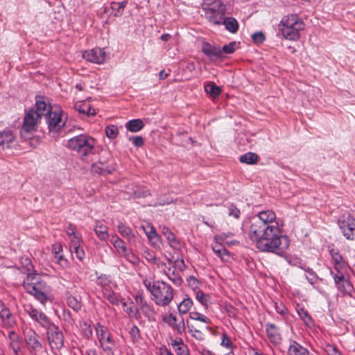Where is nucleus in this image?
I'll list each match as a JSON object with an SVG mask.
<instances>
[{
  "instance_id": "obj_1",
  "label": "nucleus",
  "mask_w": 355,
  "mask_h": 355,
  "mask_svg": "<svg viewBox=\"0 0 355 355\" xmlns=\"http://www.w3.org/2000/svg\"><path fill=\"white\" fill-rule=\"evenodd\" d=\"M282 226L272 210H263L250 220L248 236L259 250L281 256L290 245L289 238L281 234Z\"/></svg>"
},
{
  "instance_id": "obj_2",
  "label": "nucleus",
  "mask_w": 355,
  "mask_h": 355,
  "mask_svg": "<svg viewBox=\"0 0 355 355\" xmlns=\"http://www.w3.org/2000/svg\"><path fill=\"white\" fill-rule=\"evenodd\" d=\"M143 284L151 294V299L159 306L169 305L174 298V290L171 286L164 281H151L148 278L143 279Z\"/></svg>"
},
{
  "instance_id": "obj_3",
  "label": "nucleus",
  "mask_w": 355,
  "mask_h": 355,
  "mask_svg": "<svg viewBox=\"0 0 355 355\" xmlns=\"http://www.w3.org/2000/svg\"><path fill=\"white\" fill-rule=\"evenodd\" d=\"M23 286L27 293L42 304H44L49 300L51 288L37 274L28 273L24 280Z\"/></svg>"
},
{
  "instance_id": "obj_4",
  "label": "nucleus",
  "mask_w": 355,
  "mask_h": 355,
  "mask_svg": "<svg viewBox=\"0 0 355 355\" xmlns=\"http://www.w3.org/2000/svg\"><path fill=\"white\" fill-rule=\"evenodd\" d=\"M279 28L285 39L297 41L300 37V32L304 29V24L297 15H291L282 18Z\"/></svg>"
},
{
  "instance_id": "obj_5",
  "label": "nucleus",
  "mask_w": 355,
  "mask_h": 355,
  "mask_svg": "<svg viewBox=\"0 0 355 355\" xmlns=\"http://www.w3.org/2000/svg\"><path fill=\"white\" fill-rule=\"evenodd\" d=\"M95 139L88 135L81 134L68 140L67 147L77 153L82 159L92 154L94 150Z\"/></svg>"
},
{
  "instance_id": "obj_6",
  "label": "nucleus",
  "mask_w": 355,
  "mask_h": 355,
  "mask_svg": "<svg viewBox=\"0 0 355 355\" xmlns=\"http://www.w3.org/2000/svg\"><path fill=\"white\" fill-rule=\"evenodd\" d=\"M202 9L205 12V18L213 24L220 25L223 19L226 6L220 0H204Z\"/></svg>"
},
{
  "instance_id": "obj_7",
  "label": "nucleus",
  "mask_w": 355,
  "mask_h": 355,
  "mask_svg": "<svg viewBox=\"0 0 355 355\" xmlns=\"http://www.w3.org/2000/svg\"><path fill=\"white\" fill-rule=\"evenodd\" d=\"M96 336L100 343V346L107 355H113V349L115 347L114 340L112 339L111 333L107 328L97 322L94 327Z\"/></svg>"
},
{
  "instance_id": "obj_8",
  "label": "nucleus",
  "mask_w": 355,
  "mask_h": 355,
  "mask_svg": "<svg viewBox=\"0 0 355 355\" xmlns=\"http://www.w3.org/2000/svg\"><path fill=\"white\" fill-rule=\"evenodd\" d=\"M46 119L50 131L58 130L65 125L66 119L64 118L63 111L57 105H53L52 108L49 109Z\"/></svg>"
},
{
  "instance_id": "obj_9",
  "label": "nucleus",
  "mask_w": 355,
  "mask_h": 355,
  "mask_svg": "<svg viewBox=\"0 0 355 355\" xmlns=\"http://www.w3.org/2000/svg\"><path fill=\"white\" fill-rule=\"evenodd\" d=\"M41 117L35 110L30 109L25 112L21 134L32 133L37 130Z\"/></svg>"
},
{
  "instance_id": "obj_10",
  "label": "nucleus",
  "mask_w": 355,
  "mask_h": 355,
  "mask_svg": "<svg viewBox=\"0 0 355 355\" xmlns=\"http://www.w3.org/2000/svg\"><path fill=\"white\" fill-rule=\"evenodd\" d=\"M47 338L52 349H60L64 345V336L59 327L52 323L46 328Z\"/></svg>"
},
{
  "instance_id": "obj_11",
  "label": "nucleus",
  "mask_w": 355,
  "mask_h": 355,
  "mask_svg": "<svg viewBox=\"0 0 355 355\" xmlns=\"http://www.w3.org/2000/svg\"><path fill=\"white\" fill-rule=\"evenodd\" d=\"M24 310L34 322H37L44 329L49 327L52 324L44 313L34 308L31 304L24 305Z\"/></svg>"
},
{
  "instance_id": "obj_12",
  "label": "nucleus",
  "mask_w": 355,
  "mask_h": 355,
  "mask_svg": "<svg viewBox=\"0 0 355 355\" xmlns=\"http://www.w3.org/2000/svg\"><path fill=\"white\" fill-rule=\"evenodd\" d=\"M339 227L343 235L347 240L353 241L355 239V218L351 215L342 216L338 220Z\"/></svg>"
},
{
  "instance_id": "obj_13",
  "label": "nucleus",
  "mask_w": 355,
  "mask_h": 355,
  "mask_svg": "<svg viewBox=\"0 0 355 355\" xmlns=\"http://www.w3.org/2000/svg\"><path fill=\"white\" fill-rule=\"evenodd\" d=\"M330 274L334 278L335 285L338 290L344 294L351 295L354 291V287L349 280L345 276L344 271L336 272L330 270Z\"/></svg>"
},
{
  "instance_id": "obj_14",
  "label": "nucleus",
  "mask_w": 355,
  "mask_h": 355,
  "mask_svg": "<svg viewBox=\"0 0 355 355\" xmlns=\"http://www.w3.org/2000/svg\"><path fill=\"white\" fill-rule=\"evenodd\" d=\"M163 322L166 323L177 334L182 335L186 331V324L183 318H178L173 313L165 315L162 318Z\"/></svg>"
},
{
  "instance_id": "obj_15",
  "label": "nucleus",
  "mask_w": 355,
  "mask_h": 355,
  "mask_svg": "<svg viewBox=\"0 0 355 355\" xmlns=\"http://www.w3.org/2000/svg\"><path fill=\"white\" fill-rule=\"evenodd\" d=\"M329 253L334 262V268L331 270L339 272L345 271L348 268L347 263L344 260L338 249L332 248L329 250Z\"/></svg>"
},
{
  "instance_id": "obj_16",
  "label": "nucleus",
  "mask_w": 355,
  "mask_h": 355,
  "mask_svg": "<svg viewBox=\"0 0 355 355\" xmlns=\"http://www.w3.org/2000/svg\"><path fill=\"white\" fill-rule=\"evenodd\" d=\"M83 57L91 62L101 64L105 60V53L103 49L96 48L85 51Z\"/></svg>"
},
{
  "instance_id": "obj_17",
  "label": "nucleus",
  "mask_w": 355,
  "mask_h": 355,
  "mask_svg": "<svg viewBox=\"0 0 355 355\" xmlns=\"http://www.w3.org/2000/svg\"><path fill=\"white\" fill-rule=\"evenodd\" d=\"M202 52L210 60H218L223 58V51L218 46L211 45L209 43L204 42L201 48Z\"/></svg>"
},
{
  "instance_id": "obj_18",
  "label": "nucleus",
  "mask_w": 355,
  "mask_h": 355,
  "mask_svg": "<svg viewBox=\"0 0 355 355\" xmlns=\"http://www.w3.org/2000/svg\"><path fill=\"white\" fill-rule=\"evenodd\" d=\"M266 332L269 340L273 345H279L282 341V336L279 328L274 324H266Z\"/></svg>"
},
{
  "instance_id": "obj_19",
  "label": "nucleus",
  "mask_w": 355,
  "mask_h": 355,
  "mask_svg": "<svg viewBox=\"0 0 355 355\" xmlns=\"http://www.w3.org/2000/svg\"><path fill=\"white\" fill-rule=\"evenodd\" d=\"M35 107L36 110H35V112H37L40 116L42 117V116H46L48 114L49 109L52 108L53 105L46 102L44 96H36Z\"/></svg>"
},
{
  "instance_id": "obj_20",
  "label": "nucleus",
  "mask_w": 355,
  "mask_h": 355,
  "mask_svg": "<svg viewBox=\"0 0 355 355\" xmlns=\"http://www.w3.org/2000/svg\"><path fill=\"white\" fill-rule=\"evenodd\" d=\"M288 355H313L309 351L296 342L295 340H291L288 347Z\"/></svg>"
},
{
  "instance_id": "obj_21",
  "label": "nucleus",
  "mask_w": 355,
  "mask_h": 355,
  "mask_svg": "<svg viewBox=\"0 0 355 355\" xmlns=\"http://www.w3.org/2000/svg\"><path fill=\"white\" fill-rule=\"evenodd\" d=\"M74 109L80 113L86 114L87 116H94L96 114V111L92 108L89 102L87 101H78L74 104Z\"/></svg>"
},
{
  "instance_id": "obj_22",
  "label": "nucleus",
  "mask_w": 355,
  "mask_h": 355,
  "mask_svg": "<svg viewBox=\"0 0 355 355\" xmlns=\"http://www.w3.org/2000/svg\"><path fill=\"white\" fill-rule=\"evenodd\" d=\"M94 230L96 236L102 241H107L109 239L108 228L103 221L96 222Z\"/></svg>"
},
{
  "instance_id": "obj_23",
  "label": "nucleus",
  "mask_w": 355,
  "mask_h": 355,
  "mask_svg": "<svg viewBox=\"0 0 355 355\" xmlns=\"http://www.w3.org/2000/svg\"><path fill=\"white\" fill-rule=\"evenodd\" d=\"M171 345L177 355H189V349L182 338L172 340Z\"/></svg>"
},
{
  "instance_id": "obj_24",
  "label": "nucleus",
  "mask_w": 355,
  "mask_h": 355,
  "mask_svg": "<svg viewBox=\"0 0 355 355\" xmlns=\"http://www.w3.org/2000/svg\"><path fill=\"white\" fill-rule=\"evenodd\" d=\"M15 139V135L12 130L6 128L0 132V146H6L9 147V144L12 143Z\"/></svg>"
},
{
  "instance_id": "obj_25",
  "label": "nucleus",
  "mask_w": 355,
  "mask_h": 355,
  "mask_svg": "<svg viewBox=\"0 0 355 355\" xmlns=\"http://www.w3.org/2000/svg\"><path fill=\"white\" fill-rule=\"evenodd\" d=\"M117 230L119 234L128 240L129 243L134 242L135 240V235L132 230L124 225L123 223H119L117 225Z\"/></svg>"
},
{
  "instance_id": "obj_26",
  "label": "nucleus",
  "mask_w": 355,
  "mask_h": 355,
  "mask_svg": "<svg viewBox=\"0 0 355 355\" xmlns=\"http://www.w3.org/2000/svg\"><path fill=\"white\" fill-rule=\"evenodd\" d=\"M127 4V1H123L120 2H111L110 5V8L112 10L110 15L115 17H121L123 15Z\"/></svg>"
},
{
  "instance_id": "obj_27",
  "label": "nucleus",
  "mask_w": 355,
  "mask_h": 355,
  "mask_svg": "<svg viewBox=\"0 0 355 355\" xmlns=\"http://www.w3.org/2000/svg\"><path fill=\"white\" fill-rule=\"evenodd\" d=\"M26 342L28 347L34 351L42 348V344L37 339V335L35 331H31L26 336Z\"/></svg>"
},
{
  "instance_id": "obj_28",
  "label": "nucleus",
  "mask_w": 355,
  "mask_h": 355,
  "mask_svg": "<svg viewBox=\"0 0 355 355\" xmlns=\"http://www.w3.org/2000/svg\"><path fill=\"white\" fill-rule=\"evenodd\" d=\"M211 248L215 254L222 260L227 261L229 258L228 251L223 246L222 243L214 241L211 244Z\"/></svg>"
},
{
  "instance_id": "obj_29",
  "label": "nucleus",
  "mask_w": 355,
  "mask_h": 355,
  "mask_svg": "<svg viewBox=\"0 0 355 355\" xmlns=\"http://www.w3.org/2000/svg\"><path fill=\"white\" fill-rule=\"evenodd\" d=\"M0 318L3 322L9 326L15 323L10 311L1 302H0Z\"/></svg>"
},
{
  "instance_id": "obj_30",
  "label": "nucleus",
  "mask_w": 355,
  "mask_h": 355,
  "mask_svg": "<svg viewBox=\"0 0 355 355\" xmlns=\"http://www.w3.org/2000/svg\"><path fill=\"white\" fill-rule=\"evenodd\" d=\"M162 233L168 240L170 246L174 249L179 247L180 243L175 235L166 226L162 228Z\"/></svg>"
},
{
  "instance_id": "obj_31",
  "label": "nucleus",
  "mask_w": 355,
  "mask_h": 355,
  "mask_svg": "<svg viewBox=\"0 0 355 355\" xmlns=\"http://www.w3.org/2000/svg\"><path fill=\"white\" fill-rule=\"evenodd\" d=\"M110 242L116 250L117 253L121 256L127 250V248L125 245L124 241L121 239L117 235H112L110 239Z\"/></svg>"
},
{
  "instance_id": "obj_32",
  "label": "nucleus",
  "mask_w": 355,
  "mask_h": 355,
  "mask_svg": "<svg viewBox=\"0 0 355 355\" xmlns=\"http://www.w3.org/2000/svg\"><path fill=\"white\" fill-rule=\"evenodd\" d=\"M225 25V28L232 33H236L239 30V23L234 17L223 18L222 24Z\"/></svg>"
},
{
  "instance_id": "obj_33",
  "label": "nucleus",
  "mask_w": 355,
  "mask_h": 355,
  "mask_svg": "<svg viewBox=\"0 0 355 355\" xmlns=\"http://www.w3.org/2000/svg\"><path fill=\"white\" fill-rule=\"evenodd\" d=\"M297 313L306 326L310 327L313 325V319L306 309L297 305Z\"/></svg>"
},
{
  "instance_id": "obj_34",
  "label": "nucleus",
  "mask_w": 355,
  "mask_h": 355,
  "mask_svg": "<svg viewBox=\"0 0 355 355\" xmlns=\"http://www.w3.org/2000/svg\"><path fill=\"white\" fill-rule=\"evenodd\" d=\"M144 126V122L139 119H132L125 123V128L132 132L141 130Z\"/></svg>"
},
{
  "instance_id": "obj_35",
  "label": "nucleus",
  "mask_w": 355,
  "mask_h": 355,
  "mask_svg": "<svg viewBox=\"0 0 355 355\" xmlns=\"http://www.w3.org/2000/svg\"><path fill=\"white\" fill-rule=\"evenodd\" d=\"M144 230L150 242L155 245L157 242L159 241L160 237L157 234L154 227L150 225H148L146 227H144Z\"/></svg>"
},
{
  "instance_id": "obj_36",
  "label": "nucleus",
  "mask_w": 355,
  "mask_h": 355,
  "mask_svg": "<svg viewBox=\"0 0 355 355\" xmlns=\"http://www.w3.org/2000/svg\"><path fill=\"white\" fill-rule=\"evenodd\" d=\"M103 295L104 297L107 299L112 304L118 306L120 304L121 300L118 295L112 290H103Z\"/></svg>"
},
{
  "instance_id": "obj_37",
  "label": "nucleus",
  "mask_w": 355,
  "mask_h": 355,
  "mask_svg": "<svg viewBox=\"0 0 355 355\" xmlns=\"http://www.w3.org/2000/svg\"><path fill=\"white\" fill-rule=\"evenodd\" d=\"M193 306V300L189 297L184 298L178 305V310L180 314L187 313Z\"/></svg>"
},
{
  "instance_id": "obj_38",
  "label": "nucleus",
  "mask_w": 355,
  "mask_h": 355,
  "mask_svg": "<svg viewBox=\"0 0 355 355\" xmlns=\"http://www.w3.org/2000/svg\"><path fill=\"white\" fill-rule=\"evenodd\" d=\"M196 299L203 306L207 309L210 302V295L203 293L202 291H197L195 293Z\"/></svg>"
},
{
  "instance_id": "obj_39",
  "label": "nucleus",
  "mask_w": 355,
  "mask_h": 355,
  "mask_svg": "<svg viewBox=\"0 0 355 355\" xmlns=\"http://www.w3.org/2000/svg\"><path fill=\"white\" fill-rule=\"evenodd\" d=\"M168 278L176 286H180L182 283V279L179 272L175 270L168 268V272H166Z\"/></svg>"
},
{
  "instance_id": "obj_40",
  "label": "nucleus",
  "mask_w": 355,
  "mask_h": 355,
  "mask_svg": "<svg viewBox=\"0 0 355 355\" xmlns=\"http://www.w3.org/2000/svg\"><path fill=\"white\" fill-rule=\"evenodd\" d=\"M8 338L10 340V346L12 349L15 354H17L18 350L19 349V343L17 334L11 331L8 333Z\"/></svg>"
},
{
  "instance_id": "obj_41",
  "label": "nucleus",
  "mask_w": 355,
  "mask_h": 355,
  "mask_svg": "<svg viewBox=\"0 0 355 355\" xmlns=\"http://www.w3.org/2000/svg\"><path fill=\"white\" fill-rule=\"evenodd\" d=\"M258 158L259 157L256 153L249 152L241 155L239 161L247 164H254L257 163Z\"/></svg>"
},
{
  "instance_id": "obj_42",
  "label": "nucleus",
  "mask_w": 355,
  "mask_h": 355,
  "mask_svg": "<svg viewBox=\"0 0 355 355\" xmlns=\"http://www.w3.org/2000/svg\"><path fill=\"white\" fill-rule=\"evenodd\" d=\"M205 91L214 98L219 96L221 93V89L214 83H210L205 85Z\"/></svg>"
},
{
  "instance_id": "obj_43",
  "label": "nucleus",
  "mask_w": 355,
  "mask_h": 355,
  "mask_svg": "<svg viewBox=\"0 0 355 355\" xmlns=\"http://www.w3.org/2000/svg\"><path fill=\"white\" fill-rule=\"evenodd\" d=\"M189 318L191 320L200 321L207 324L211 323V320L208 317L197 311L190 312Z\"/></svg>"
},
{
  "instance_id": "obj_44",
  "label": "nucleus",
  "mask_w": 355,
  "mask_h": 355,
  "mask_svg": "<svg viewBox=\"0 0 355 355\" xmlns=\"http://www.w3.org/2000/svg\"><path fill=\"white\" fill-rule=\"evenodd\" d=\"M110 283L111 280L110 277L105 275H101L97 278L96 284L102 288V291L105 289H110Z\"/></svg>"
},
{
  "instance_id": "obj_45",
  "label": "nucleus",
  "mask_w": 355,
  "mask_h": 355,
  "mask_svg": "<svg viewBox=\"0 0 355 355\" xmlns=\"http://www.w3.org/2000/svg\"><path fill=\"white\" fill-rule=\"evenodd\" d=\"M91 170L92 173L97 174H105L110 173V170L104 167V164L102 162L93 164Z\"/></svg>"
},
{
  "instance_id": "obj_46",
  "label": "nucleus",
  "mask_w": 355,
  "mask_h": 355,
  "mask_svg": "<svg viewBox=\"0 0 355 355\" xmlns=\"http://www.w3.org/2000/svg\"><path fill=\"white\" fill-rule=\"evenodd\" d=\"M67 303L70 308L76 311H78L81 309L80 302L73 296H69L67 300Z\"/></svg>"
},
{
  "instance_id": "obj_47",
  "label": "nucleus",
  "mask_w": 355,
  "mask_h": 355,
  "mask_svg": "<svg viewBox=\"0 0 355 355\" xmlns=\"http://www.w3.org/2000/svg\"><path fill=\"white\" fill-rule=\"evenodd\" d=\"M227 213L229 216H232L236 219L239 218L241 215L240 210L233 204H228L226 205Z\"/></svg>"
},
{
  "instance_id": "obj_48",
  "label": "nucleus",
  "mask_w": 355,
  "mask_h": 355,
  "mask_svg": "<svg viewBox=\"0 0 355 355\" xmlns=\"http://www.w3.org/2000/svg\"><path fill=\"white\" fill-rule=\"evenodd\" d=\"M105 134L109 139H115L119 135L117 126L114 125H109L105 128Z\"/></svg>"
},
{
  "instance_id": "obj_49",
  "label": "nucleus",
  "mask_w": 355,
  "mask_h": 355,
  "mask_svg": "<svg viewBox=\"0 0 355 355\" xmlns=\"http://www.w3.org/2000/svg\"><path fill=\"white\" fill-rule=\"evenodd\" d=\"M120 303L122 304L124 311L128 314L130 315L135 312L134 302L130 299L128 300H123Z\"/></svg>"
},
{
  "instance_id": "obj_50",
  "label": "nucleus",
  "mask_w": 355,
  "mask_h": 355,
  "mask_svg": "<svg viewBox=\"0 0 355 355\" xmlns=\"http://www.w3.org/2000/svg\"><path fill=\"white\" fill-rule=\"evenodd\" d=\"M72 256H76V257L82 261L85 257V251L80 245L74 246L73 248H70Z\"/></svg>"
},
{
  "instance_id": "obj_51",
  "label": "nucleus",
  "mask_w": 355,
  "mask_h": 355,
  "mask_svg": "<svg viewBox=\"0 0 355 355\" xmlns=\"http://www.w3.org/2000/svg\"><path fill=\"white\" fill-rule=\"evenodd\" d=\"M302 268L304 269V271H306L308 273V275H306V279L311 284H313L316 282L318 278L316 273L313 270L312 268H310L309 267Z\"/></svg>"
},
{
  "instance_id": "obj_52",
  "label": "nucleus",
  "mask_w": 355,
  "mask_h": 355,
  "mask_svg": "<svg viewBox=\"0 0 355 355\" xmlns=\"http://www.w3.org/2000/svg\"><path fill=\"white\" fill-rule=\"evenodd\" d=\"M220 345L227 349H232L234 347L233 343L226 334H223Z\"/></svg>"
},
{
  "instance_id": "obj_53",
  "label": "nucleus",
  "mask_w": 355,
  "mask_h": 355,
  "mask_svg": "<svg viewBox=\"0 0 355 355\" xmlns=\"http://www.w3.org/2000/svg\"><path fill=\"white\" fill-rule=\"evenodd\" d=\"M83 334L85 338H89L92 335V329L87 322H85L81 324Z\"/></svg>"
},
{
  "instance_id": "obj_54",
  "label": "nucleus",
  "mask_w": 355,
  "mask_h": 355,
  "mask_svg": "<svg viewBox=\"0 0 355 355\" xmlns=\"http://www.w3.org/2000/svg\"><path fill=\"white\" fill-rule=\"evenodd\" d=\"M275 308L276 311L282 316H285L288 314V309L282 303H275Z\"/></svg>"
},
{
  "instance_id": "obj_55",
  "label": "nucleus",
  "mask_w": 355,
  "mask_h": 355,
  "mask_svg": "<svg viewBox=\"0 0 355 355\" xmlns=\"http://www.w3.org/2000/svg\"><path fill=\"white\" fill-rule=\"evenodd\" d=\"M236 43L235 42H232L229 43L228 44H225L223 46L221 49V51H223V53L227 54H232L235 51V46Z\"/></svg>"
},
{
  "instance_id": "obj_56",
  "label": "nucleus",
  "mask_w": 355,
  "mask_h": 355,
  "mask_svg": "<svg viewBox=\"0 0 355 355\" xmlns=\"http://www.w3.org/2000/svg\"><path fill=\"white\" fill-rule=\"evenodd\" d=\"M252 39L255 44H261L264 42L266 37L262 32H256L252 35Z\"/></svg>"
},
{
  "instance_id": "obj_57",
  "label": "nucleus",
  "mask_w": 355,
  "mask_h": 355,
  "mask_svg": "<svg viewBox=\"0 0 355 355\" xmlns=\"http://www.w3.org/2000/svg\"><path fill=\"white\" fill-rule=\"evenodd\" d=\"M144 258L151 263H153L154 261H156V256L153 251L150 250H146L144 252Z\"/></svg>"
},
{
  "instance_id": "obj_58",
  "label": "nucleus",
  "mask_w": 355,
  "mask_h": 355,
  "mask_svg": "<svg viewBox=\"0 0 355 355\" xmlns=\"http://www.w3.org/2000/svg\"><path fill=\"white\" fill-rule=\"evenodd\" d=\"M140 310L146 317L150 318L154 313L153 309L147 303L143 304V306L140 308Z\"/></svg>"
},
{
  "instance_id": "obj_59",
  "label": "nucleus",
  "mask_w": 355,
  "mask_h": 355,
  "mask_svg": "<svg viewBox=\"0 0 355 355\" xmlns=\"http://www.w3.org/2000/svg\"><path fill=\"white\" fill-rule=\"evenodd\" d=\"M69 238L70 239V248L80 245L82 240L79 235L75 234L73 236H71V237Z\"/></svg>"
},
{
  "instance_id": "obj_60",
  "label": "nucleus",
  "mask_w": 355,
  "mask_h": 355,
  "mask_svg": "<svg viewBox=\"0 0 355 355\" xmlns=\"http://www.w3.org/2000/svg\"><path fill=\"white\" fill-rule=\"evenodd\" d=\"M129 140L131 141L132 144L136 147H141L144 143L143 138L140 136L130 137Z\"/></svg>"
},
{
  "instance_id": "obj_61",
  "label": "nucleus",
  "mask_w": 355,
  "mask_h": 355,
  "mask_svg": "<svg viewBox=\"0 0 355 355\" xmlns=\"http://www.w3.org/2000/svg\"><path fill=\"white\" fill-rule=\"evenodd\" d=\"M121 257H123L125 259L133 263L137 261V257L133 253L128 252V250L121 255Z\"/></svg>"
},
{
  "instance_id": "obj_62",
  "label": "nucleus",
  "mask_w": 355,
  "mask_h": 355,
  "mask_svg": "<svg viewBox=\"0 0 355 355\" xmlns=\"http://www.w3.org/2000/svg\"><path fill=\"white\" fill-rule=\"evenodd\" d=\"M135 300L137 304L139 306V308L143 306V304H146V302L145 301L144 297L141 294H136L135 295Z\"/></svg>"
},
{
  "instance_id": "obj_63",
  "label": "nucleus",
  "mask_w": 355,
  "mask_h": 355,
  "mask_svg": "<svg viewBox=\"0 0 355 355\" xmlns=\"http://www.w3.org/2000/svg\"><path fill=\"white\" fill-rule=\"evenodd\" d=\"M188 284L190 287H191L193 289H195L198 287V280L194 277H190L188 279Z\"/></svg>"
},
{
  "instance_id": "obj_64",
  "label": "nucleus",
  "mask_w": 355,
  "mask_h": 355,
  "mask_svg": "<svg viewBox=\"0 0 355 355\" xmlns=\"http://www.w3.org/2000/svg\"><path fill=\"white\" fill-rule=\"evenodd\" d=\"M159 355H174L167 347L164 345L160 347L158 349Z\"/></svg>"
}]
</instances>
